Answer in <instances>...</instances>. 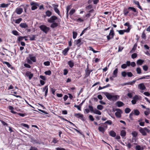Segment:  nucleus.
Listing matches in <instances>:
<instances>
[{
  "instance_id": "13d9d810",
  "label": "nucleus",
  "mask_w": 150,
  "mask_h": 150,
  "mask_svg": "<svg viewBox=\"0 0 150 150\" xmlns=\"http://www.w3.org/2000/svg\"><path fill=\"white\" fill-rule=\"evenodd\" d=\"M32 142L33 143H36L37 144H40L39 142L36 139H32Z\"/></svg>"
},
{
  "instance_id": "79ce46f5",
  "label": "nucleus",
  "mask_w": 150,
  "mask_h": 150,
  "mask_svg": "<svg viewBox=\"0 0 150 150\" xmlns=\"http://www.w3.org/2000/svg\"><path fill=\"white\" fill-rule=\"evenodd\" d=\"M21 125L22 126L24 127H25L27 128V129H29V126L26 124L24 123H22L21 124Z\"/></svg>"
},
{
  "instance_id": "e433bc0d",
  "label": "nucleus",
  "mask_w": 150,
  "mask_h": 150,
  "mask_svg": "<svg viewBox=\"0 0 150 150\" xmlns=\"http://www.w3.org/2000/svg\"><path fill=\"white\" fill-rule=\"evenodd\" d=\"M117 72L118 69L117 68L115 69L113 73V74L115 76V77H116L117 76Z\"/></svg>"
},
{
  "instance_id": "c756f323",
  "label": "nucleus",
  "mask_w": 150,
  "mask_h": 150,
  "mask_svg": "<svg viewBox=\"0 0 150 150\" xmlns=\"http://www.w3.org/2000/svg\"><path fill=\"white\" fill-rule=\"evenodd\" d=\"M81 38H80L77 40H75V44L76 45H78V44L81 45Z\"/></svg>"
},
{
  "instance_id": "4c0bfd02",
  "label": "nucleus",
  "mask_w": 150,
  "mask_h": 150,
  "mask_svg": "<svg viewBox=\"0 0 150 150\" xmlns=\"http://www.w3.org/2000/svg\"><path fill=\"white\" fill-rule=\"evenodd\" d=\"M134 114L136 115H138L140 114L139 111L137 110H134Z\"/></svg>"
},
{
  "instance_id": "69168bd1",
  "label": "nucleus",
  "mask_w": 150,
  "mask_h": 150,
  "mask_svg": "<svg viewBox=\"0 0 150 150\" xmlns=\"http://www.w3.org/2000/svg\"><path fill=\"white\" fill-rule=\"evenodd\" d=\"M103 107L102 105H98L97 106V108L99 110H102L103 109Z\"/></svg>"
},
{
  "instance_id": "49530a36",
  "label": "nucleus",
  "mask_w": 150,
  "mask_h": 150,
  "mask_svg": "<svg viewBox=\"0 0 150 150\" xmlns=\"http://www.w3.org/2000/svg\"><path fill=\"white\" fill-rule=\"evenodd\" d=\"M26 60L27 61V63L28 64H33L32 61L29 58H27L26 59Z\"/></svg>"
},
{
  "instance_id": "c85d7f7f",
  "label": "nucleus",
  "mask_w": 150,
  "mask_h": 150,
  "mask_svg": "<svg viewBox=\"0 0 150 150\" xmlns=\"http://www.w3.org/2000/svg\"><path fill=\"white\" fill-rule=\"evenodd\" d=\"M144 61V60H143L139 59L137 61V64L138 65H141L142 64Z\"/></svg>"
},
{
  "instance_id": "8fccbe9b",
  "label": "nucleus",
  "mask_w": 150,
  "mask_h": 150,
  "mask_svg": "<svg viewBox=\"0 0 150 150\" xmlns=\"http://www.w3.org/2000/svg\"><path fill=\"white\" fill-rule=\"evenodd\" d=\"M137 73L139 74L141 73V70L139 67H138L136 69Z\"/></svg>"
},
{
  "instance_id": "4d7b16f0",
  "label": "nucleus",
  "mask_w": 150,
  "mask_h": 150,
  "mask_svg": "<svg viewBox=\"0 0 150 150\" xmlns=\"http://www.w3.org/2000/svg\"><path fill=\"white\" fill-rule=\"evenodd\" d=\"M142 38L143 39H145L146 38V35H145V34L144 33V30L143 31V32L142 33Z\"/></svg>"
},
{
  "instance_id": "bf43d9fd",
  "label": "nucleus",
  "mask_w": 150,
  "mask_h": 150,
  "mask_svg": "<svg viewBox=\"0 0 150 150\" xmlns=\"http://www.w3.org/2000/svg\"><path fill=\"white\" fill-rule=\"evenodd\" d=\"M88 108L90 110L91 112H94V110H93V108L92 106L91 105H89L88 106Z\"/></svg>"
},
{
  "instance_id": "7ed1b4c3",
  "label": "nucleus",
  "mask_w": 150,
  "mask_h": 150,
  "mask_svg": "<svg viewBox=\"0 0 150 150\" xmlns=\"http://www.w3.org/2000/svg\"><path fill=\"white\" fill-rule=\"evenodd\" d=\"M40 29L43 32L47 34L49 31L50 28L45 25H41L39 26Z\"/></svg>"
},
{
  "instance_id": "0e129e2a",
  "label": "nucleus",
  "mask_w": 150,
  "mask_h": 150,
  "mask_svg": "<svg viewBox=\"0 0 150 150\" xmlns=\"http://www.w3.org/2000/svg\"><path fill=\"white\" fill-rule=\"evenodd\" d=\"M23 37L22 36H19L17 39V41H18V42H20L21 41L23 40Z\"/></svg>"
},
{
  "instance_id": "72a5a7b5",
  "label": "nucleus",
  "mask_w": 150,
  "mask_h": 150,
  "mask_svg": "<svg viewBox=\"0 0 150 150\" xmlns=\"http://www.w3.org/2000/svg\"><path fill=\"white\" fill-rule=\"evenodd\" d=\"M8 4L3 3L1 4L0 7L1 8H6L8 7Z\"/></svg>"
},
{
  "instance_id": "6e6552de",
  "label": "nucleus",
  "mask_w": 150,
  "mask_h": 150,
  "mask_svg": "<svg viewBox=\"0 0 150 150\" xmlns=\"http://www.w3.org/2000/svg\"><path fill=\"white\" fill-rule=\"evenodd\" d=\"M52 6L53 7L54 9L55 12L57 13L60 16V11L57 8L59 6V5L58 4H53Z\"/></svg>"
},
{
  "instance_id": "58836bf2",
  "label": "nucleus",
  "mask_w": 150,
  "mask_h": 150,
  "mask_svg": "<svg viewBox=\"0 0 150 150\" xmlns=\"http://www.w3.org/2000/svg\"><path fill=\"white\" fill-rule=\"evenodd\" d=\"M77 35V32L75 31L73 32V39H75Z\"/></svg>"
},
{
  "instance_id": "4468645a",
  "label": "nucleus",
  "mask_w": 150,
  "mask_h": 150,
  "mask_svg": "<svg viewBox=\"0 0 150 150\" xmlns=\"http://www.w3.org/2000/svg\"><path fill=\"white\" fill-rule=\"evenodd\" d=\"M25 76L28 77V78L30 80L33 77V73H31L30 71H27L25 74Z\"/></svg>"
},
{
  "instance_id": "a18cd8bd",
  "label": "nucleus",
  "mask_w": 150,
  "mask_h": 150,
  "mask_svg": "<svg viewBox=\"0 0 150 150\" xmlns=\"http://www.w3.org/2000/svg\"><path fill=\"white\" fill-rule=\"evenodd\" d=\"M3 64H5L7 66L9 67L10 68L11 66V65L10 64V63L8 62L4 61L2 62Z\"/></svg>"
},
{
  "instance_id": "f257e3e1",
  "label": "nucleus",
  "mask_w": 150,
  "mask_h": 150,
  "mask_svg": "<svg viewBox=\"0 0 150 150\" xmlns=\"http://www.w3.org/2000/svg\"><path fill=\"white\" fill-rule=\"evenodd\" d=\"M129 11H131L134 13H136V15L138 13V11L134 7H129L127 8H124L123 10V13L125 16H127L128 15L129 12Z\"/></svg>"
},
{
  "instance_id": "bb28decb",
  "label": "nucleus",
  "mask_w": 150,
  "mask_h": 150,
  "mask_svg": "<svg viewBox=\"0 0 150 150\" xmlns=\"http://www.w3.org/2000/svg\"><path fill=\"white\" fill-rule=\"evenodd\" d=\"M119 96L118 95H112L111 100L113 101H116L117 100Z\"/></svg>"
},
{
  "instance_id": "aec40b11",
  "label": "nucleus",
  "mask_w": 150,
  "mask_h": 150,
  "mask_svg": "<svg viewBox=\"0 0 150 150\" xmlns=\"http://www.w3.org/2000/svg\"><path fill=\"white\" fill-rule=\"evenodd\" d=\"M74 116L77 118H80L82 120H83V115L80 113H75L74 114Z\"/></svg>"
},
{
  "instance_id": "c03bdc74",
  "label": "nucleus",
  "mask_w": 150,
  "mask_h": 150,
  "mask_svg": "<svg viewBox=\"0 0 150 150\" xmlns=\"http://www.w3.org/2000/svg\"><path fill=\"white\" fill-rule=\"evenodd\" d=\"M45 75H50L51 74L52 72L50 70H48L46 71L45 72Z\"/></svg>"
},
{
  "instance_id": "39448f33",
  "label": "nucleus",
  "mask_w": 150,
  "mask_h": 150,
  "mask_svg": "<svg viewBox=\"0 0 150 150\" xmlns=\"http://www.w3.org/2000/svg\"><path fill=\"white\" fill-rule=\"evenodd\" d=\"M116 110L117 111L115 113L116 117L117 118H120L121 117V114L122 112V110L119 108L117 109Z\"/></svg>"
},
{
  "instance_id": "393cba45",
  "label": "nucleus",
  "mask_w": 150,
  "mask_h": 150,
  "mask_svg": "<svg viewBox=\"0 0 150 150\" xmlns=\"http://www.w3.org/2000/svg\"><path fill=\"white\" fill-rule=\"evenodd\" d=\"M110 135L112 137H115L116 136V133L114 131L112 130L109 132Z\"/></svg>"
},
{
  "instance_id": "9d476101",
  "label": "nucleus",
  "mask_w": 150,
  "mask_h": 150,
  "mask_svg": "<svg viewBox=\"0 0 150 150\" xmlns=\"http://www.w3.org/2000/svg\"><path fill=\"white\" fill-rule=\"evenodd\" d=\"M88 67H87L86 69L85 70V78H86L88 76H89L90 73L92 71V70H89L88 69Z\"/></svg>"
},
{
  "instance_id": "37998d69",
  "label": "nucleus",
  "mask_w": 150,
  "mask_h": 150,
  "mask_svg": "<svg viewBox=\"0 0 150 150\" xmlns=\"http://www.w3.org/2000/svg\"><path fill=\"white\" fill-rule=\"evenodd\" d=\"M12 33L14 35L16 36L19 35V33L16 30H13L12 31Z\"/></svg>"
},
{
  "instance_id": "dca6fc26",
  "label": "nucleus",
  "mask_w": 150,
  "mask_h": 150,
  "mask_svg": "<svg viewBox=\"0 0 150 150\" xmlns=\"http://www.w3.org/2000/svg\"><path fill=\"white\" fill-rule=\"evenodd\" d=\"M29 59L33 62H35L36 61V57L35 56H33V54H29Z\"/></svg>"
},
{
  "instance_id": "4be33fe9",
  "label": "nucleus",
  "mask_w": 150,
  "mask_h": 150,
  "mask_svg": "<svg viewBox=\"0 0 150 150\" xmlns=\"http://www.w3.org/2000/svg\"><path fill=\"white\" fill-rule=\"evenodd\" d=\"M20 26L21 28H26L28 27L27 24L25 23H21L20 25Z\"/></svg>"
},
{
  "instance_id": "5fc2aeb1",
  "label": "nucleus",
  "mask_w": 150,
  "mask_h": 150,
  "mask_svg": "<svg viewBox=\"0 0 150 150\" xmlns=\"http://www.w3.org/2000/svg\"><path fill=\"white\" fill-rule=\"evenodd\" d=\"M50 90H51V91L52 92V93L53 94V95H55V92L56 91V90L53 88H50Z\"/></svg>"
},
{
  "instance_id": "f8f14e48",
  "label": "nucleus",
  "mask_w": 150,
  "mask_h": 150,
  "mask_svg": "<svg viewBox=\"0 0 150 150\" xmlns=\"http://www.w3.org/2000/svg\"><path fill=\"white\" fill-rule=\"evenodd\" d=\"M25 76L28 77V78L30 80L33 77V73H31L30 71H27L25 74Z\"/></svg>"
},
{
  "instance_id": "c9c22d12",
  "label": "nucleus",
  "mask_w": 150,
  "mask_h": 150,
  "mask_svg": "<svg viewBox=\"0 0 150 150\" xmlns=\"http://www.w3.org/2000/svg\"><path fill=\"white\" fill-rule=\"evenodd\" d=\"M89 49L90 50L92 51L94 53H96L99 52V51L94 50L91 47H89Z\"/></svg>"
},
{
  "instance_id": "774afa93",
  "label": "nucleus",
  "mask_w": 150,
  "mask_h": 150,
  "mask_svg": "<svg viewBox=\"0 0 150 150\" xmlns=\"http://www.w3.org/2000/svg\"><path fill=\"white\" fill-rule=\"evenodd\" d=\"M137 57V54L136 53L133 54L131 56L132 58L133 59L136 58Z\"/></svg>"
},
{
  "instance_id": "2eb2a0df",
  "label": "nucleus",
  "mask_w": 150,
  "mask_h": 150,
  "mask_svg": "<svg viewBox=\"0 0 150 150\" xmlns=\"http://www.w3.org/2000/svg\"><path fill=\"white\" fill-rule=\"evenodd\" d=\"M100 125V126H99L98 127V130L100 132H102L103 133H104V132L106 129H107L105 127H103V126H101L102 125Z\"/></svg>"
},
{
  "instance_id": "1a4fd4ad",
  "label": "nucleus",
  "mask_w": 150,
  "mask_h": 150,
  "mask_svg": "<svg viewBox=\"0 0 150 150\" xmlns=\"http://www.w3.org/2000/svg\"><path fill=\"white\" fill-rule=\"evenodd\" d=\"M112 121L110 120H108L103 123H100V125H102L101 126L105 127L106 128H108V126L107 124L109 125H111L112 124Z\"/></svg>"
},
{
  "instance_id": "f3484780",
  "label": "nucleus",
  "mask_w": 150,
  "mask_h": 150,
  "mask_svg": "<svg viewBox=\"0 0 150 150\" xmlns=\"http://www.w3.org/2000/svg\"><path fill=\"white\" fill-rule=\"evenodd\" d=\"M138 88L141 90H144L146 88V87L143 83H140L138 85Z\"/></svg>"
},
{
  "instance_id": "473e14b6",
  "label": "nucleus",
  "mask_w": 150,
  "mask_h": 150,
  "mask_svg": "<svg viewBox=\"0 0 150 150\" xmlns=\"http://www.w3.org/2000/svg\"><path fill=\"white\" fill-rule=\"evenodd\" d=\"M142 119H140L138 120V122H139V125L142 126H144V122H142Z\"/></svg>"
},
{
  "instance_id": "412c9836",
  "label": "nucleus",
  "mask_w": 150,
  "mask_h": 150,
  "mask_svg": "<svg viewBox=\"0 0 150 150\" xmlns=\"http://www.w3.org/2000/svg\"><path fill=\"white\" fill-rule=\"evenodd\" d=\"M70 48L69 47L65 48L64 50L62 51V53L63 55L65 56L67 54V53L68 52Z\"/></svg>"
},
{
  "instance_id": "9b49d317",
  "label": "nucleus",
  "mask_w": 150,
  "mask_h": 150,
  "mask_svg": "<svg viewBox=\"0 0 150 150\" xmlns=\"http://www.w3.org/2000/svg\"><path fill=\"white\" fill-rule=\"evenodd\" d=\"M106 96L108 99L110 100H111L112 95H111L108 92H104L103 93Z\"/></svg>"
},
{
  "instance_id": "f03ea898",
  "label": "nucleus",
  "mask_w": 150,
  "mask_h": 150,
  "mask_svg": "<svg viewBox=\"0 0 150 150\" xmlns=\"http://www.w3.org/2000/svg\"><path fill=\"white\" fill-rule=\"evenodd\" d=\"M139 131L143 136L147 135L146 132L148 133H149L150 132V130L146 127L144 128L140 127Z\"/></svg>"
},
{
  "instance_id": "f704fd0d",
  "label": "nucleus",
  "mask_w": 150,
  "mask_h": 150,
  "mask_svg": "<svg viewBox=\"0 0 150 150\" xmlns=\"http://www.w3.org/2000/svg\"><path fill=\"white\" fill-rule=\"evenodd\" d=\"M59 142V140H57V139L55 138H52V142L54 144H56Z\"/></svg>"
},
{
  "instance_id": "603ef678",
  "label": "nucleus",
  "mask_w": 150,
  "mask_h": 150,
  "mask_svg": "<svg viewBox=\"0 0 150 150\" xmlns=\"http://www.w3.org/2000/svg\"><path fill=\"white\" fill-rule=\"evenodd\" d=\"M136 80H133L132 81H130L128 82V85H133L135 83Z\"/></svg>"
},
{
  "instance_id": "7c9ffc66",
  "label": "nucleus",
  "mask_w": 150,
  "mask_h": 150,
  "mask_svg": "<svg viewBox=\"0 0 150 150\" xmlns=\"http://www.w3.org/2000/svg\"><path fill=\"white\" fill-rule=\"evenodd\" d=\"M126 133L124 130H122L120 132V135L122 137H124L126 136Z\"/></svg>"
},
{
  "instance_id": "0eeeda50",
  "label": "nucleus",
  "mask_w": 150,
  "mask_h": 150,
  "mask_svg": "<svg viewBox=\"0 0 150 150\" xmlns=\"http://www.w3.org/2000/svg\"><path fill=\"white\" fill-rule=\"evenodd\" d=\"M57 19V17L55 16H53L48 19L47 21L50 23L55 22V21Z\"/></svg>"
},
{
  "instance_id": "20e7f679",
  "label": "nucleus",
  "mask_w": 150,
  "mask_h": 150,
  "mask_svg": "<svg viewBox=\"0 0 150 150\" xmlns=\"http://www.w3.org/2000/svg\"><path fill=\"white\" fill-rule=\"evenodd\" d=\"M115 35L113 28H112L110 30V33L107 36V39L108 40H109L110 39H112Z\"/></svg>"
},
{
  "instance_id": "09e8293b",
  "label": "nucleus",
  "mask_w": 150,
  "mask_h": 150,
  "mask_svg": "<svg viewBox=\"0 0 150 150\" xmlns=\"http://www.w3.org/2000/svg\"><path fill=\"white\" fill-rule=\"evenodd\" d=\"M131 109L129 108H126L125 109V112L126 113H129L131 111Z\"/></svg>"
},
{
  "instance_id": "052dcab7",
  "label": "nucleus",
  "mask_w": 150,
  "mask_h": 150,
  "mask_svg": "<svg viewBox=\"0 0 150 150\" xmlns=\"http://www.w3.org/2000/svg\"><path fill=\"white\" fill-rule=\"evenodd\" d=\"M22 19L21 18H19L16 20L15 23L17 24L19 23L21 21Z\"/></svg>"
},
{
  "instance_id": "de8ad7c7",
  "label": "nucleus",
  "mask_w": 150,
  "mask_h": 150,
  "mask_svg": "<svg viewBox=\"0 0 150 150\" xmlns=\"http://www.w3.org/2000/svg\"><path fill=\"white\" fill-rule=\"evenodd\" d=\"M71 8L69 6H68L66 8V11H67V13L66 15L67 16V17H68V13L69 12V11L70 10Z\"/></svg>"
},
{
  "instance_id": "cd10ccee",
  "label": "nucleus",
  "mask_w": 150,
  "mask_h": 150,
  "mask_svg": "<svg viewBox=\"0 0 150 150\" xmlns=\"http://www.w3.org/2000/svg\"><path fill=\"white\" fill-rule=\"evenodd\" d=\"M68 64L71 68H72L74 66V63L72 60H69L68 62Z\"/></svg>"
},
{
  "instance_id": "5701e85b",
  "label": "nucleus",
  "mask_w": 150,
  "mask_h": 150,
  "mask_svg": "<svg viewBox=\"0 0 150 150\" xmlns=\"http://www.w3.org/2000/svg\"><path fill=\"white\" fill-rule=\"evenodd\" d=\"M52 23L51 24L50 26V27H51V28H56L58 25V23L56 22H55Z\"/></svg>"
},
{
  "instance_id": "ddd939ff",
  "label": "nucleus",
  "mask_w": 150,
  "mask_h": 150,
  "mask_svg": "<svg viewBox=\"0 0 150 150\" xmlns=\"http://www.w3.org/2000/svg\"><path fill=\"white\" fill-rule=\"evenodd\" d=\"M25 76L28 77V78L30 80L33 77V73H31L30 71H27L25 74Z\"/></svg>"
},
{
  "instance_id": "6ab92c4d",
  "label": "nucleus",
  "mask_w": 150,
  "mask_h": 150,
  "mask_svg": "<svg viewBox=\"0 0 150 150\" xmlns=\"http://www.w3.org/2000/svg\"><path fill=\"white\" fill-rule=\"evenodd\" d=\"M23 11V9L21 8H17L16 10V12L18 14H21Z\"/></svg>"
},
{
  "instance_id": "ea45409f",
  "label": "nucleus",
  "mask_w": 150,
  "mask_h": 150,
  "mask_svg": "<svg viewBox=\"0 0 150 150\" xmlns=\"http://www.w3.org/2000/svg\"><path fill=\"white\" fill-rule=\"evenodd\" d=\"M94 113L95 114H97L98 115H101V112L100 111H99L97 109H95L94 110Z\"/></svg>"
},
{
  "instance_id": "423d86ee",
  "label": "nucleus",
  "mask_w": 150,
  "mask_h": 150,
  "mask_svg": "<svg viewBox=\"0 0 150 150\" xmlns=\"http://www.w3.org/2000/svg\"><path fill=\"white\" fill-rule=\"evenodd\" d=\"M30 5L32 6L31 7V10H34L37 8V6H38L39 5L38 3L35 2H32L30 3Z\"/></svg>"
},
{
  "instance_id": "e2e57ef3",
  "label": "nucleus",
  "mask_w": 150,
  "mask_h": 150,
  "mask_svg": "<svg viewBox=\"0 0 150 150\" xmlns=\"http://www.w3.org/2000/svg\"><path fill=\"white\" fill-rule=\"evenodd\" d=\"M119 34L120 35H123L125 32L124 30H118Z\"/></svg>"
},
{
  "instance_id": "3c124183",
  "label": "nucleus",
  "mask_w": 150,
  "mask_h": 150,
  "mask_svg": "<svg viewBox=\"0 0 150 150\" xmlns=\"http://www.w3.org/2000/svg\"><path fill=\"white\" fill-rule=\"evenodd\" d=\"M35 38L36 35H33L32 37H30V40L31 41L35 40Z\"/></svg>"
},
{
  "instance_id": "864d4df0",
  "label": "nucleus",
  "mask_w": 150,
  "mask_h": 150,
  "mask_svg": "<svg viewBox=\"0 0 150 150\" xmlns=\"http://www.w3.org/2000/svg\"><path fill=\"white\" fill-rule=\"evenodd\" d=\"M134 114V113L133 112H132L129 115V118L131 120H133V116Z\"/></svg>"
},
{
  "instance_id": "338daca9",
  "label": "nucleus",
  "mask_w": 150,
  "mask_h": 150,
  "mask_svg": "<svg viewBox=\"0 0 150 150\" xmlns=\"http://www.w3.org/2000/svg\"><path fill=\"white\" fill-rule=\"evenodd\" d=\"M121 74L122 76L125 77L127 75V73L125 71H123L122 72Z\"/></svg>"
},
{
  "instance_id": "b1692460",
  "label": "nucleus",
  "mask_w": 150,
  "mask_h": 150,
  "mask_svg": "<svg viewBox=\"0 0 150 150\" xmlns=\"http://www.w3.org/2000/svg\"><path fill=\"white\" fill-rule=\"evenodd\" d=\"M116 105L118 107H120L124 105V104L120 101H118L116 102Z\"/></svg>"
},
{
  "instance_id": "6e6d98bb",
  "label": "nucleus",
  "mask_w": 150,
  "mask_h": 150,
  "mask_svg": "<svg viewBox=\"0 0 150 150\" xmlns=\"http://www.w3.org/2000/svg\"><path fill=\"white\" fill-rule=\"evenodd\" d=\"M143 69L145 71H147L148 69V67L146 65L143 66Z\"/></svg>"
},
{
  "instance_id": "a211bd4d",
  "label": "nucleus",
  "mask_w": 150,
  "mask_h": 150,
  "mask_svg": "<svg viewBox=\"0 0 150 150\" xmlns=\"http://www.w3.org/2000/svg\"><path fill=\"white\" fill-rule=\"evenodd\" d=\"M133 2L135 5H137V7L139 9L142 11L143 10V9L142 7L140 6L139 3L138 1L134 0L133 1Z\"/></svg>"
},
{
  "instance_id": "a19ab883",
  "label": "nucleus",
  "mask_w": 150,
  "mask_h": 150,
  "mask_svg": "<svg viewBox=\"0 0 150 150\" xmlns=\"http://www.w3.org/2000/svg\"><path fill=\"white\" fill-rule=\"evenodd\" d=\"M132 135L133 137H136L137 135V132L136 131H133L132 133Z\"/></svg>"
},
{
  "instance_id": "680f3d73",
  "label": "nucleus",
  "mask_w": 150,
  "mask_h": 150,
  "mask_svg": "<svg viewBox=\"0 0 150 150\" xmlns=\"http://www.w3.org/2000/svg\"><path fill=\"white\" fill-rule=\"evenodd\" d=\"M75 10L74 9H72L70 11L69 14L70 15H73L74 13L75 12Z\"/></svg>"
},
{
  "instance_id": "a878e982",
  "label": "nucleus",
  "mask_w": 150,
  "mask_h": 150,
  "mask_svg": "<svg viewBox=\"0 0 150 150\" xmlns=\"http://www.w3.org/2000/svg\"><path fill=\"white\" fill-rule=\"evenodd\" d=\"M91 28L90 26H89L88 27H87L86 28H85L82 32L81 33L80 35V36H82L83 34L87 30H89Z\"/></svg>"
},
{
  "instance_id": "2f4dec72",
  "label": "nucleus",
  "mask_w": 150,
  "mask_h": 150,
  "mask_svg": "<svg viewBox=\"0 0 150 150\" xmlns=\"http://www.w3.org/2000/svg\"><path fill=\"white\" fill-rule=\"evenodd\" d=\"M45 13L46 16L48 17L52 15V12L49 10L47 11Z\"/></svg>"
}]
</instances>
